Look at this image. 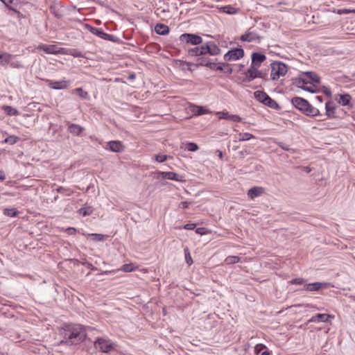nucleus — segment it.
I'll list each match as a JSON object with an SVG mask.
<instances>
[{"label": "nucleus", "mask_w": 355, "mask_h": 355, "mask_svg": "<svg viewBox=\"0 0 355 355\" xmlns=\"http://www.w3.org/2000/svg\"><path fill=\"white\" fill-rule=\"evenodd\" d=\"M61 343L68 345H78L86 339V327L79 324H66L62 329Z\"/></svg>", "instance_id": "nucleus-1"}, {"label": "nucleus", "mask_w": 355, "mask_h": 355, "mask_svg": "<svg viewBox=\"0 0 355 355\" xmlns=\"http://www.w3.org/2000/svg\"><path fill=\"white\" fill-rule=\"evenodd\" d=\"M217 59H211L210 58H201L197 60L196 64V67H206L211 70L220 71L224 73L231 74L233 69L231 65L225 62H217Z\"/></svg>", "instance_id": "nucleus-2"}, {"label": "nucleus", "mask_w": 355, "mask_h": 355, "mask_svg": "<svg viewBox=\"0 0 355 355\" xmlns=\"http://www.w3.org/2000/svg\"><path fill=\"white\" fill-rule=\"evenodd\" d=\"M291 103L295 108L308 116H315L320 114L318 109L312 106L306 99L295 96L291 99Z\"/></svg>", "instance_id": "nucleus-3"}, {"label": "nucleus", "mask_w": 355, "mask_h": 355, "mask_svg": "<svg viewBox=\"0 0 355 355\" xmlns=\"http://www.w3.org/2000/svg\"><path fill=\"white\" fill-rule=\"evenodd\" d=\"M254 96L257 101L263 103V105L275 109L279 110L280 106L279 104L272 98H271L265 92L263 91H256L254 92Z\"/></svg>", "instance_id": "nucleus-4"}, {"label": "nucleus", "mask_w": 355, "mask_h": 355, "mask_svg": "<svg viewBox=\"0 0 355 355\" xmlns=\"http://www.w3.org/2000/svg\"><path fill=\"white\" fill-rule=\"evenodd\" d=\"M270 77L272 80H278L280 76L286 75L288 71V67L286 64L275 61L271 63Z\"/></svg>", "instance_id": "nucleus-5"}, {"label": "nucleus", "mask_w": 355, "mask_h": 355, "mask_svg": "<svg viewBox=\"0 0 355 355\" xmlns=\"http://www.w3.org/2000/svg\"><path fill=\"white\" fill-rule=\"evenodd\" d=\"M95 349L103 353H109L114 349V343L110 339L97 338L94 343Z\"/></svg>", "instance_id": "nucleus-6"}, {"label": "nucleus", "mask_w": 355, "mask_h": 355, "mask_svg": "<svg viewBox=\"0 0 355 355\" xmlns=\"http://www.w3.org/2000/svg\"><path fill=\"white\" fill-rule=\"evenodd\" d=\"M180 40L191 45L196 46L202 44V38L194 33H183L180 36Z\"/></svg>", "instance_id": "nucleus-7"}, {"label": "nucleus", "mask_w": 355, "mask_h": 355, "mask_svg": "<svg viewBox=\"0 0 355 355\" xmlns=\"http://www.w3.org/2000/svg\"><path fill=\"white\" fill-rule=\"evenodd\" d=\"M244 50L242 48H234L224 55L225 62L236 61L244 56Z\"/></svg>", "instance_id": "nucleus-8"}, {"label": "nucleus", "mask_w": 355, "mask_h": 355, "mask_svg": "<svg viewBox=\"0 0 355 355\" xmlns=\"http://www.w3.org/2000/svg\"><path fill=\"white\" fill-rule=\"evenodd\" d=\"M205 56L207 55L215 56L221 53L220 49L214 42H207L203 44Z\"/></svg>", "instance_id": "nucleus-9"}, {"label": "nucleus", "mask_w": 355, "mask_h": 355, "mask_svg": "<svg viewBox=\"0 0 355 355\" xmlns=\"http://www.w3.org/2000/svg\"><path fill=\"white\" fill-rule=\"evenodd\" d=\"M89 27V31L92 34L99 37L100 38L111 42L116 41V37L114 35L105 33L101 28H98L92 26Z\"/></svg>", "instance_id": "nucleus-10"}, {"label": "nucleus", "mask_w": 355, "mask_h": 355, "mask_svg": "<svg viewBox=\"0 0 355 355\" xmlns=\"http://www.w3.org/2000/svg\"><path fill=\"white\" fill-rule=\"evenodd\" d=\"M187 54L191 57H198L196 58V62L198 59L201 58H209L208 56H205L204 46L203 44H201L200 46H196L191 49H189L187 51Z\"/></svg>", "instance_id": "nucleus-11"}, {"label": "nucleus", "mask_w": 355, "mask_h": 355, "mask_svg": "<svg viewBox=\"0 0 355 355\" xmlns=\"http://www.w3.org/2000/svg\"><path fill=\"white\" fill-rule=\"evenodd\" d=\"M327 287V283L314 282L310 284H305L304 288L299 289L298 291H318L322 288Z\"/></svg>", "instance_id": "nucleus-12"}, {"label": "nucleus", "mask_w": 355, "mask_h": 355, "mask_svg": "<svg viewBox=\"0 0 355 355\" xmlns=\"http://www.w3.org/2000/svg\"><path fill=\"white\" fill-rule=\"evenodd\" d=\"M262 39V37L258 35L257 33L252 32V31H248L242 35L240 37V40L242 42H254L255 40H258L259 42L260 40Z\"/></svg>", "instance_id": "nucleus-13"}, {"label": "nucleus", "mask_w": 355, "mask_h": 355, "mask_svg": "<svg viewBox=\"0 0 355 355\" xmlns=\"http://www.w3.org/2000/svg\"><path fill=\"white\" fill-rule=\"evenodd\" d=\"M216 114L220 119H225L227 121H232L234 122H240L242 120V119L239 116L231 114L228 112H217Z\"/></svg>", "instance_id": "nucleus-14"}, {"label": "nucleus", "mask_w": 355, "mask_h": 355, "mask_svg": "<svg viewBox=\"0 0 355 355\" xmlns=\"http://www.w3.org/2000/svg\"><path fill=\"white\" fill-rule=\"evenodd\" d=\"M333 316H331L329 314L327 313H318L311 318V319L309 320V322H327L329 321L330 318H332Z\"/></svg>", "instance_id": "nucleus-15"}, {"label": "nucleus", "mask_w": 355, "mask_h": 355, "mask_svg": "<svg viewBox=\"0 0 355 355\" xmlns=\"http://www.w3.org/2000/svg\"><path fill=\"white\" fill-rule=\"evenodd\" d=\"M251 60L253 65H257L261 67L262 62H263L266 60V56L259 52H253L251 55Z\"/></svg>", "instance_id": "nucleus-16"}, {"label": "nucleus", "mask_w": 355, "mask_h": 355, "mask_svg": "<svg viewBox=\"0 0 355 355\" xmlns=\"http://www.w3.org/2000/svg\"><path fill=\"white\" fill-rule=\"evenodd\" d=\"M107 149L114 153H120L123 150V146L119 141H110L107 143Z\"/></svg>", "instance_id": "nucleus-17"}, {"label": "nucleus", "mask_w": 355, "mask_h": 355, "mask_svg": "<svg viewBox=\"0 0 355 355\" xmlns=\"http://www.w3.org/2000/svg\"><path fill=\"white\" fill-rule=\"evenodd\" d=\"M39 49L44 51L46 53L57 54L62 53V48H58L55 45H40Z\"/></svg>", "instance_id": "nucleus-18"}, {"label": "nucleus", "mask_w": 355, "mask_h": 355, "mask_svg": "<svg viewBox=\"0 0 355 355\" xmlns=\"http://www.w3.org/2000/svg\"><path fill=\"white\" fill-rule=\"evenodd\" d=\"M158 175H161L164 179H168L175 181H182V177L174 172H162L157 173Z\"/></svg>", "instance_id": "nucleus-19"}, {"label": "nucleus", "mask_w": 355, "mask_h": 355, "mask_svg": "<svg viewBox=\"0 0 355 355\" xmlns=\"http://www.w3.org/2000/svg\"><path fill=\"white\" fill-rule=\"evenodd\" d=\"M67 130L71 134L75 136H79L85 130V128L78 124L69 123Z\"/></svg>", "instance_id": "nucleus-20"}, {"label": "nucleus", "mask_w": 355, "mask_h": 355, "mask_svg": "<svg viewBox=\"0 0 355 355\" xmlns=\"http://www.w3.org/2000/svg\"><path fill=\"white\" fill-rule=\"evenodd\" d=\"M264 189L263 187H254L250 189L248 191V196L250 198L254 199L257 197L260 196L263 193Z\"/></svg>", "instance_id": "nucleus-21"}, {"label": "nucleus", "mask_w": 355, "mask_h": 355, "mask_svg": "<svg viewBox=\"0 0 355 355\" xmlns=\"http://www.w3.org/2000/svg\"><path fill=\"white\" fill-rule=\"evenodd\" d=\"M336 105H334V102L332 101H327L325 104V110H326V115L328 118L332 119L334 118L335 116V110H336Z\"/></svg>", "instance_id": "nucleus-22"}, {"label": "nucleus", "mask_w": 355, "mask_h": 355, "mask_svg": "<svg viewBox=\"0 0 355 355\" xmlns=\"http://www.w3.org/2000/svg\"><path fill=\"white\" fill-rule=\"evenodd\" d=\"M62 54L70 55L74 58H85L83 53L76 49H62Z\"/></svg>", "instance_id": "nucleus-23"}, {"label": "nucleus", "mask_w": 355, "mask_h": 355, "mask_svg": "<svg viewBox=\"0 0 355 355\" xmlns=\"http://www.w3.org/2000/svg\"><path fill=\"white\" fill-rule=\"evenodd\" d=\"M13 58V54L0 51V65L6 66L10 62V59Z\"/></svg>", "instance_id": "nucleus-24"}, {"label": "nucleus", "mask_w": 355, "mask_h": 355, "mask_svg": "<svg viewBox=\"0 0 355 355\" xmlns=\"http://www.w3.org/2000/svg\"><path fill=\"white\" fill-rule=\"evenodd\" d=\"M155 31L157 34L160 35H166L168 34L170 28L168 26L164 24H157L155 26Z\"/></svg>", "instance_id": "nucleus-25"}, {"label": "nucleus", "mask_w": 355, "mask_h": 355, "mask_svg": "<svg viewBox=\"0 0 355 355\" xmlns=\"http://www.w3.org/2000/svg\"><path fill=\"white\" fill-rule=\"evenodd\" d=\"M49 87L53 89H62L67 87V83L65 80L51 82Z\"/></svg>", "instance_id": "nucleus-26"}, {"label": "nucleus", "mask_w": 355, "mask_h": 355, "mask_svg": "<svg viewBox=\"0 0 355 355\" xmlns=\"http://www.w3.org/2000/svg\"><path fill=\"white\" fill-rule=\"evenodd\" d=\"M254 353L257 355L261 354V355H269L270 352L267 349L266 345L263 344H257L254 347Z\"/></svg>", "instance_id": "nucleus-27"}, {"label": "nucleus", "mask_w": 355, "mask_h": 355, "mask_svg": "<svg viewBox=\"0 0 355 355\" xmlns=\"http://www.w3.org/2000/svg\"><path fill=\"white\" fill-rule=\"evenodd\" d=\"M303 74L313 83H320V76L316 73H315L313 71H305L303 73Z\"/></svg>", "instance_id": "nucleus-28"}, {"label": "nucleus", "mask_w": 355, "mask_h": 355, "mask_svg": "<svg viewBox=\"0 0 355 355\" xmlns=\"http://www.w3.org/2000/svg\"><path fill=\"white\" fill-rule=\"evenodd\" d=\"M351 98V96L348 94H340L339 95L338 103L343 106L349 105Z\"/></svg>", "instance_id": "nucleus-29"}, {"label": "nucleus", "mask_w": 355, "mask_h": 355, "mask_svg": "<svg viewBox=\"0 0 355 355\" xmlns=\"http://www.w3.org/2000/svg\"><path fill=\"white\" fill-rule=\"evenodd\" d=\"M49 11L58 19H61L63 17L62 10L56 6H50Z\"/></svg>", "instance_id": "nucleus-30"}, {"label": "nucleus", "mask_w": 355, "mask_h": 355, "mask_svg": "<svg viewBox=\"0 0 355 355\" xmlns=\"http://www.w3.org/2000/svg\"><path fill=\"white\" fill-rule=\"evenodd\" d=\"M299 88L302 89L304 91L310 92L311 94H318L320 92V89L314 85H311L310 86L302 85L299 86Z\"/></svg>", "instance_id": "nucleus-31"}, {"label": "nucleus", "mask_w": 355, "mask_h": 355, "mask_svg": "<svg viewBox=\"0 0 355 355\" xmlns=\"http://www.w3.org/2000/svg\"><path fill=\"white\" fill-rule=\"evenodd\" d=\"M94 209L91 206H85L78 210V213L83 216H89L93 213Z\"/></svg>", "instance_id": "nucleus-32"}, {"label": "nucleus", "mask_w": 355, "mask_h": 355, "mask_svg": "<svg viewBox=\"0 0 355 355\" xmlns=\"http://www.w3.org/2000/svg\"><path fill=\"white\" fill-rule=\"evenodd\" d=\"M16 57H17L16 55H13V58L10 59L11 60H10V62L9 63L10 66L12 68H15V69L24 68V66L22 64V62L19 60H16Z\"/></svg>", "instance_id": "nucleus-33"}, {"label": "nucleus", "mask_w": 355, "mask_h": 355, "mask_svg": "<svg viewBox=\"0 0 355 355\" xmlns=\"http://www.w3.org/2000/svg\"><path fill=\"white\" fill-rule=\"evenodd\" d=\"M3 110L4 112L8 116H17L19 114L18 110H17L16 109L13 108L10 105L3 106Z\"/></svg>", "instance_id": "nucleus-34"}, {"label": "nucleus", "mask_w": 355, "mask_h": 355, "mask_svg": "<svg viewBox=\"0 0 355 355\" xmlns=\"http://www.w3.org/2000/svg\"><path fill=\"white\" fill-rule=\"evenodd\" d=\"M192 111L194 113V114L196 116L209 113L208 110H207L206 108H205L202 106H198V105L194 106Z\"/></svg>", "instance_id": "nucleus-35"}, {"label": "nucleus", "mask_w": 355, "mask_h": 355, "mask_svg": "<svg viewBox=\"0 0 355 355\" xmlns=\"http://www.w3.org/2000/svg\"><path fill=\"white\" fill-rule=\"evenodd\" d=\"M256 78V74L252 73L251 71H245L244 73V77L242 79V82L244 83H248L254 80Z\"/></svg>", "instance_id": "nucleus-36"}, {"label": "nucleus", "mask_w": 355, "mask_h": 355, "mask_svg": "<svg viewBox=\"0 0 355 355\" xmlns=\"http://www.w3.org/2000/svg\"><path fill=\"white\" fill-rule=\"evenodd\" d=\"M19 140V138L15 135H10L7 137L2 143L8 144L10 145H13L16 144Z\"/></svg>", "instance_id": "nucleus-37"}, {"label": "nucleus", "mask_w": 355, "mask_h": 355, "mask_svg": "<svg viewBox=\"0 0 355 355\" xmlns=\"http://www.w3.org/2000/svg\"><path fill=\"white\" fill-rule=\"evenodd\" d=\"M221 9L224 12L227 14L234 15L238 12V9L232 7L230 5L225 6L222 7Z\"/></svg>", "instance_id": "nucleus-38"}, {"label": "nucleus", "mask_w": 355, "mask_h": 355, "mask_svg": "<svg viewBox=\"0 0 355 355\" xmlns=\"http://www.w3.org/2000/svg\"><path fill=\"white\" fill-rule=\"evenodd\" d=\"M18 211L15 208H6L3 209V214L9 217H15L18 215Z\"/></svg>", "instance_id": "nucleus-39"}, {"label": "nucleus", "mask_w": 355, "mask_h": 355, "mask_svg": "<svg viewBox=\"0 0 355 355\" xmlns=\"http://www.w3.org/2000/svg\"><path fill=\"white\" fill-rule=\"evenodd\" d=\"M241 258L238 256H228L225 258V262L227 264H233L239 262Z\"/></svg>", "instance_id": "nucleus-40"}, {"label": "nucleus", "mask_w": 355, "mask_h": 355, "mask_svg": "<svg viewBox=\"0 0 355 355\" xmlns=\"http://www.w3.org/2000/svg\"><path fill=\"white\" fill-rule=\"evenodd\" d=\"M186 148L188 151L196 152L199 149V146L194 142H188L186 144Z\"/></svg>", "instance_id": "nucleus-41"}, {"label": "nucleus", "mask_w": 355, "mask_h": 355, "mask_svg": "<svg viewBox=\"0 0 355 355\" xmlns=\"http://www.w3.org/2000/svg\"><path fill=\"white\" fill-rule=\"evenodd\" d=\"M306 280L304 278L297 277L291 279L289 283L293 285H304L306 284Z\"/></svg>", "instance_id": "nucleus-42"}, {"label": "nucleus", "mask_w": 355, "mask_h": 355, "mask_svg": "<svg viewBox=\"0 0 355 355\" xmlns=\"http://www.w3.org/2000/svg\"><path fill=\"white\" fill-rule=\"evenodd\" d=\"M89 236L95 241H101L105 239V235L101 234L92 233L89 234Z\"/></svg>", "instance_id": "nucleus-43"}, {"label": "nucleus", "mask_w": 355, "mask_h": 355, "mask_svg": "<svg viewBox=\"0 0 355 355\" xmlns=\"http://www.w3.org/2000/svg\"><path fill=\"white\" fill-rule=\"evenodd\" d=\"M252 138H254V136L250 133L245 132L239 134V141H248Z\"/></svg>", "instance_id": "nucleus-44"}, {"label": "nucleus", "mask_w": 355, "mask_h": 355, "mask_svg": "<svg viewBox=\"0 0 355 355\" xmlns=\"http://www.w3.org/2000/svg\"><path fill=\"white\" fill-rule=\"evenodd\" d=\"M184 252L186 262L189 266H191L193 263V259L191 257L189 250L188 249V248H184Z\"/></svg>", "instance_id": "nucleus-45"}, {"label": "nucleus", "mask_w": 355, "mask_h": 355, "mask_svg": "<svg viewBox=\"0 0 355 355\" xmlns=\"http://www.w3.org/2000/svg\"><path fill=\"white\" fill-rule=\"evenodd\" d=\"M256 78H261L264 80H268V73L266 71L259 70L256 74Z\"/></svg>", "instance_id": "nucleus-46"}, {"label": "nucleus", "mask_w": 355, "mask_h": 355, "mask_svg": "<svg viewBox=\"0 0 355 355\" xmlns=\"http://www.w3.org/2000/svg\"><path fill=\"white\" fill-rule=\"evenodd\" d=\"M295 85L299 87V86L302 85H307V84H311V83L306 81L305 79L302 78H297L295 80Z\"/></svg>", "instance_id": "nucleus-47"}, {"label": "nucleus", "mask_w": 355, "mask_h": 355, "mask_svg": "<svg viewBox=\"0 0 355 355\" xmlns=\"http://www.w3.org/2000/svg\"><path fill=\"white\" fill-rule=\"evenodd\" d=\"M76 92L81 98L84 99L88 98V93L84 91L81 87L76 88Z\"/></svg>", "instance_id": "nucleus-48"}, {"label": "nucleus", "mask_w": 355, "mask_h": 355, "mask_svg": "<svg viewBox=\"0 0 355 355\" xmlns=\"http://www.w3.org/2000/svg\"><path fill=\"white\" fill-rule=\"evenodd\" d=\"M259 66L253 65L252 63H251L250 67L247 69V71H251L253 74H257V71H259Z\"/></svg>", "instance_id": "nucleus-49"}, {"label": "nucleus", "mask_w": 355, "mask_h": 355, "mask_svg": "<svg viewBox=\"0 0 355 355\" xmlns=\"http://www.w3.org/2000/svg\"><path fill=\"white\" fill-rule=\"evenodd\" d=\"M167 158H168V156L166 155L158 154V155H155V159L158 162H164V161H166L167 159Z\"/></svg>", "instance_id": "nucleus-50"}, {"label": "nucleus", "mask_w": 355, "mask_h": 355, "mask_svg": "<svg viewBox=\"0 0 355 355\" xmlns=\"http://www.w3.org/2000/svg\"><path fill=\"white\" fill-rule=\"evenodd\" d=\"M121 270L126 272H132L133 271V266L132 264H123L122 266Z\"/></svg>", "instance_id": "nucleus-51"}, {"label": "nucleus", "mask_w": 355, "mask_h": 355, "mask_svg": "<svg viewBox=\"0 0 355 355\" xmlns=\"http://www.w3.org/2000/svg\"><path fill=\"white\" fill-rule=\"evenodd\" d=\"M82 264L83 266H86L88 269H89L91 270H97V268L94 266L91 263H89L88 261L83 262Z\"/></svg>", "instance_id": "nucleus-52"}, {"label": "nucleus", "mask_w": 355, "mask_h": 355, "mask_svg": "<svg viewBox=\"0 0 355 355\" xmlns=\"http://www.w3.org/2000/svg\"><path fill=\"white\" fill-rule=\"evenodd\" d=\"M278 146L283 150H286V151H289V150H293V149H291L288 145L284 144V143H282V142H279L278 143Z\"/></svg>", "instance_id": "nucleus-53"}, {"label": "nucleus", "mask_w": 355, "mask_h": 355, "mask_svg": "<svg viewBox=\"0 0 355 355\" xmlns=\"http://www.w3.org/2000/svg\"><path fill=\"white\" fill-rule=\"evenodd\" d=\"M77 230L74 227H68L66 229L65 232L68 234L69 235H74L76 234Z\"/></svg>", "instance_id": "nucleus-54"}, {"label": "nucleus", "mask_w": 355, "mask_h": 355, "mask_svg": "<svg viewBox=\"0 0 355 355\" xmlns=\"http://www.w3.org/2000/svg\"><path fill=\"white\" fill-rule=\"evenodd\" d=\"M322 91L326 96H327L328 97H331V92L329 88H327L325 86H323L322 88Z\"/></svg>", "instance_id": "nucleus-55"}, {"label": "nucleus", "mask_w": 355, "mask_h": 355, "mask_svg": "<svg viewBox=\"0 0 355 355\" xmlns=\"http://www.w3.org/2000/svg\"><path fill=\"white\" fill-rule=\"evenodd\" d=\"M196 226V225L195 223H187V224L184 225V228L185 230H191L195 229Z\"/></svg>", "instance_id": "nucleus-56"}, {"label": "nucleus", "mask_w": 355, "mask_h": 355, "mask_svg": "<svg viewBox=\"0 0 355 355\" xmlns=\"http://www.w3.org/2000/svg\"><path fill=\"white\" fill-rule=\"evenodd\" d=\"M196 233L200 235L205 234V227H198L196 229Z\"/></svg>", "instance_id": "nucleus-57"}, {"label": "nucleus", "mask_w": 355, "mask_h": 355, "mask_svg": "<svg viewBox=\"0 0 355 355\" xmlns=\"http://www.w3.org/2000/svg\"><path fill=\"white\" fill-rule=\"evenodd\" d=\"M189 202L187 201L181 202L180 205V207H182L183 209H187L189 207Z\"/></svg>", "instance_id": "nucleus-58"}, {"label": "nucleus", "mask_w": 355, "mask_h": 355, "mask_svg": "<svg viewBox=\"0 0 355 355\" xmlns=\"http://www.w3.org/2000/svg\"><path fill=\"white\" fill-rule=\"evenodd\" d=\"M184 63L188 66V69L191 71L192 69H191V67H194L196 68H198V67H196V65H193V62H184ZM196 62H194V64H196Z\"/></svg>", "instance_id": "nucleus-59"}, {"label": "nucleus", "mask_w": 355, "mask_h": 355, "mask_svg": "<svg viewBox=\"0 0 355 355\" xmlns=\"http://www.w3.org/2000/svg\"><path fill=\"white\" fill-rule=\"evenodd\" d=\"M135 78H136V75H135V73H133V72H132V73H130L128 75V80H135Z\"/></svg>", "instance_id": "nucleus-60"}, {"label": "nucleus", "mask_w": 355, "mask_h": 355, "mask_svg": "<svg viewBox=\"0 0 355 355\" xmlns=\"http://www.w3.org/2000/svg\"><path fill=\"white\" fill-rule=\"evenodd\" d=\"M5 179H6L5 173L2 171H0V180L3 181Z\"/></svg>", "instance_id": "nucleus-61"}, {"label": "nucleus", "mask_w": 355, "mask_h": 355, "mask_svg": "<svg viewBox=\"0 0 355 355\" xmlns=\"http://www.w3.org/2000/svg\"><path fill=\"white\" fill-rule=\"evenodd\" d=\"M56 191L58 193H62L64 191H65V189L62 187H59L56 189Z\"/></svg>", "instance_id": "nucleus-62"}, {"label": "nucleus", "mask_w": 355, "mask_h": 355, "mask_svg": "<svg viewBox=\"0 0 355 355\" xmlns=\"http://www.w3.org/2000/svg\"><path fill=\"white\" fill-rule=\"evenodd\" d=\"M315 98L320 103H322L323 101V98L321 96H316Z\"/></svg>", "instance_id": "nucleus-63"}, {"label": "nucleus", "mask_w": 355, "mask_h": 355, "mask_svg": "<svg viewBox=\"0 0 355 355\" xmlns=\"http://www.w3.org/2000/svg\"><path fill=\"white\" fill-rule=\"evenodd\" d=\"M239 154L241 155V157H243L245 154L248 155V152L247 150H241V152H239Z\"/></svg>", "instance_id": "nucleus-64"}]
</instances>
